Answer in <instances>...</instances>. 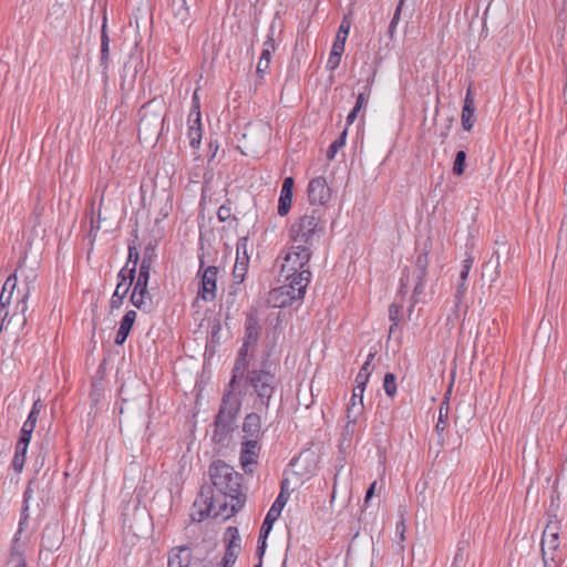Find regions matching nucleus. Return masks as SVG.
I'll use <instances>...</instances> for the list:
<instances>
[{"label": "nucleus", "instance_id": "774afa93", "mask_svg": "<svg viewBox=\"0 0 567 567\" xmlns=\"http://www.w3.org/2000/svg\"><path fill=\"white\" fill-rule=\"evenodd\" d=\"M35 425H37L35 423H32L31 421L25 420L21 429L29 430L30 433H33Z\"/></svg>", "mask_w": 567, "mask_h": 567}, {"label": "nucleus", "instance_id": "a19ab883", "mask_svg": "<svg viewBox=\"0 0 567 567\" xmlns=\"http://www.w3.org/2000/svg\"><path fill=\"white\" fill-rule=\"evenodd\" d=\"M370 375H371V369L362 365L359 373L355 377L357 385L365 388Z\"/></svg>", "mask_w": 567, "mask_h": 567}, {"label": "nucleus", "instance_id": "79ce46f5", "mask_svg": "<svg viewBox=\"0 0 567 567\" xmlns=\"http://www.w3.org/2000/svg\"><path fill=\"white\" fill-rule=\"evenodd\" d=\"M350 21L348 20L347 17L343 18V20L341 21L340 23V27H339V30L337 32V39L340 40V38L342 39L343 42L347 41V38H348V34H349V30H350Z\"/></svg>", "mask_w": 567, "mask_h": 567}, {"label": "nucleus", "instance_id": "052dcab7", "mask_svg": "<svg viewBox=\"0 0 567 567\" xmlns=\"http://www.w3.org/2000/svg\"><path fill=\"white\" fill-rule=\"evenodd\" d=\"M31 436H32V433L29 432V430H23L21 429L20 431V435H19V439H18V442H20L21 444L25 443V444H29L30 441H31Z\"/></svg>", "mask_w": 567, "mask_h": 567}, {"label": "nucleus", "instance_id": "e2e57ef3", "mask_svg": "<svg viewBox=\"0 0 567 567\" xmlns=\"http://www.w3.org/2000/svg\"><path fill=\"white\" fill-rule=\"evenodd\" d=\"M375 485H377V482H373L367 489L365 497H364L365 503H368L374 495Z\"/></svg>", "mask_w": 567, "mask_h": 567}, {"label": "nucleus", "instance_id": "69168bd1", "mask_svg": "<svg viewBox=\"0 0 567 567\" xmlns=\"http://www.w3.org/2000/svg\"><path fill=\"white\" fill-rule=\"evenodd\" d=\"M42 409H43V404H42L41 400H35L32 404L31 411L40 414Z\"/></svg>", "mask_w": 567, "mask_h": 567}, {"label": "nucleus", "instance_id": "f257e3e1", "mask_svg": "<svg viewBox=\"0 0 567 567\" xmlns=\"http://www.w3.org/2000/svg\"><path fill=\"white\" fill-rule=\"evenodd\" d=\"M271 368L267 355L258 368L231 375L224 389L221 402L215 416L214 443L225 445L234 431L235 421L246 395L255 398L254 409L257 411L262 412L269 409L270 400L279 384L276 368L274 370Z\"/></svg>", "mask_w": 567, "mask_h": 567}, {"label": "nucleus", "instance_id": "412c9836", "mask_svg": "<svg viewBox=\"0 0 567 567\" xmlns=\"http://www.w3.org/2000/svg\"><path fill=\"white\" fill-rule=\"evenodd\" d=\"M451 392H452V384L450 385V388H449L447 392L445 393L444 399L441 402L440 408H439V417H437V423L435 425V431L439 435L440 444L443 443V440H444L443 432L445 431V425L449 420V412H450L449 400H450Z\"/></svg>", "mask_w": 567, "mask_h": 567}, {"label": "nucleus", "instance_id": "f3484780", "mask_svg": "<svg viewBox=\"0 0 567 567\" xmlns=\"http://www.w3.org/2000/svg\"><path fill=\"white\" fill-rule=\"evenodd\" d=\"M293 185L295 181L291 176L284 179L278 202L279 216H286L291 208Z\"/></svg>", "mask_w": 567, "mask_h": 567}, {"label": "nucleus", "instance_id": "49530a36", "mask_svg": "<svg viewBox=\"0 0 567 567\" xmlns=\"http://www.w3.org/2000/svg\"><path fill=\"white\" fill-rule=\"evenodd\" d=\"M270 66V62L259 59L256 68V73L259 79H264Z\"/></svg>", "mask_w": 567, "mask_h": 567}, {"label": "nucleus", "instance_id": "6e6552de", "mask_svg": "<svg viewBox=\"0 0 567 567\" xmlns=\"http://www.w3.org/2000/svg\"><path fill=\"white\" fill-rule=\"evenodd\" d=\"M163 109L162 101H158V103L151 101L144 104L140 111L138 130H144L147 133L154 132L159 135L165 122Z\"/></svg>", "mask_w": 567, "mask_h": 567}, {"label": "nucleus", "instance_id": "ddd939ff", "mask_svg": "<svg viewBox=\"0 0 567 567\" xmlns=\"http://www.w3.org/2000/svg\"><path fill=\"white\" fill-rule=\"evenodd\" d=\"M289 498V493L285 488V484L281 485V491L279 495L277 496L276 501L271 505L270 509L268 511L262 526L260 528V537H267L268 533L271 529L272 523L278 518L281 511L284 509L285 505L287 504Z\"/></svg>", "mask_w": 567, "mask_h": 567}, {"label": "nucleus", "instance_id": "8fccbe9b", "mask_svg": "<svg viewBox=\"0 0 567 567\" xmlns=\"http://www.w3.org/2000/svg\"><path fill=\"white\" fill-rule=\"evenodd\" d=\"M344 47H346V42H343L341 38H340V40L336 38L330 53H332L333 55H337V54L342 55L344 52Z\"/></svg>", "mask_w": 567, "mask_h": 567}, {"label": "nucleus", "instance_id": "4be33fe9", "mask_svg": "<svg viewBox=\"0 0 567 567\" xmlns=\"http://www.w3.org/2000/svg\"><path fill=\"white\" fill-rule=\"evenodd\" d=\"M261 328L255 315L250 313L245 322V337L244 342L256 347L260 337Z\"/></svg>", "mask_w": 567, "mask_h": 567}, {"label": "nucleus", "instance_id": "cd10ccee", "mask_svg": "<svg viewBox=\"0 0 567 567\" xmlns=\"http://www.w3.org/2000/svg\"><path fill=\"white\" fill-rule=\"evenodd\" d=\"M28 446L29 444L24 443L23 445V443L21 444L20 442L16 444L12 467L18 474L21 473L24 467Z\"/></svg>", "mask_w": 567, "mask_h": 567}, {"label": "nucleus", "instance_id": "2eb2a0df", "mask_svg": "<svg viewBox=\"0 0 567 567\" xmlns=\"http://www.w3.org/2000/svg\"><path fill=\"white\" fill-rule=\"evenodd\" d=\"M62 536L56 523L44 527L41 536V550L53 553L60 548Z\"/></svg>", "mask_w": 567, "mask_h": 567}, {"label": "nucleus", "instance_id": "603ef678", "mask_svg": "<svg viewBox=\"0 0 567 567\" xmlns=\"http://www.w3.org/2000/svg\"><path fill=\"white\" fill-rule=\"evenodd\" d=\"M341 56L342 55H333L332 53H330L329 59L327 61V68L330 70L337 69L341 62Z\"/></svg>", "mask_w": 567, "mask_h": 567}, {"label": "nucleus", "instance_id": "f8f14e48", "mask_svg": "<svg viewBox=\"0 0 567 567\" xmlns=\"http://www.w3.org/2000/svg\"><path fill=\"white\" fill-rule=\"evenodd\" d=\"M261 446L257 440L241 442L239 462L246 474L254 473V465L258 463Z\"/></svg>", "mask_w": 567, "mask_h": 567}, {"label": "nucleus", "instance_id": "b1692460", "mask_svg": "<svg viewBox=\"0 0 567 567\" xmlns=\"http://www.w3.org/2000/svg\"><path fill=\"white\" fill-rule=\"evenodd\" d=\"M136 311L134 310H128L124 317L122 318L121 320V323H120V328L116 332V337H115V343L118 344V346H122L130 332H131V329L136 320Z\"/></svg>", "mask_w": 567, "mask_h": 567}, {"label": "nucleus", "instance_id": "a18cd8bd", "mask_svg": "<svg viewBox=\"0 0 567 567\" xmlns=\"http://www.w3.org/2000/svg\"><path fill=\"white\" fill-rule=\"evenodd\" d=\"M29 519V504H23L22 503V509H21V515H20V522H19V529L17 532V535L16 537L22 533L23 530V525L27 523V520Z\"/></svg>", "mask_w": 567, "mask_h": 567}, {"label": "nucleus", "instance_id": "dca6fc26", "mask_svg": "<svg viewBox=\"0 0 567 567\" xmlns=\"http://www.w3.org/2000/svg\"><path fill=\"white\" fill-rule=\"evenodd\" d=\"M475 104L474 96L471 90V86L466 91V95L464 99V105L461 114L462 127L464 131L470 132L475 124Z\"/></svg>", "mask_w": 567, "mask_h": 567}, {"label": "nucleus", "instance_id": "aec40b11", "mask_svg": "<svg viewBox=\"0 0 567 567\" xmlns=\"http://www.w3.org/2000/svg\"><path fill=\"white\" fill-rule=\"evenodd\" d=\"M195 117H188L187 137L189 145L194 150H198L202 142V117L200 112H194Z\"/></svg>", "mask_w": 567, "mask_h": 567}, {"label": "nucleus", "instance_id": "5fc2aeb1", "mask_svg": "<svg viewBox=\"0 0 567 567\" xmlns=\"http://www.w3.org/2000/svg\"><path fill=\"white\" fill-rule=\"evenodd\" d=\"M199 109H200V106H199L198 90H195V92L193 94V107L190 110L188 117H195V114H193V113L200 112Z\"/></svg>", "mask_w": 567, "mask_h": 567}, {"label": "nucleus", "instance_id": "09e8293b", "mask_svg": "<svg viewBox=\"0 0 567 567\" xmlns=\"http://www.w3.org/2000/svg\"><path fill=\"white\" fill-rule=\"evenodd\" d=\"M231 216V209L227 205H221L217 210V217L219 221H226Z\"/></svg>", "mask_w": 567, "mask_h": 567}, {"label": "nucleus", "instance_id": "4d7b16f0", "mask_svg": "<svg viewBox=\"0 0 567 567\" xmlns=\"http://www.w3.org/2000/svg\"><path fill=\"white\" fill-rule=\"evenodd\" d=\"M453 121H454L453 117H449L445 127L441 131L440 136L442 138V143H444V141L449 136L450 131H451V128L453 126Z\"/></svg>", "mask_w": 567, "mask_h": 567}, {"label": "nucleus", "instance_id": "7ed1b4c3", "mask_svg": "<svg viewBox=\"0 0 567 567\" xmlns=\"http://www.w3.org/2000/svg\"><path fill=\"white\" fill-rule=\"evenodd\" d=\"M323 208L312 207L299 217L290 228V237L296 245L311 246L316 237L324 231Z\"/></svg>", "mask_w": 567, "mask_h": 567}, {"label": "nucleus", "instance_id": "39448f33", "mask_svg": "<svg viewBox=\"0 0 567 567\" xmlns=\"http://www.w3.org/2000/svg\"><path fill=\"white\" fill-rule=\"evenodd\" d=\"M429 254L427 251H421L416 255L412 266H406L403 270L400 279L401 295H405L410 287L413 286L412 305L421 301V297L424 293V281L427 274L429 267Z\"/></svg>", "mask_w": 567, "mask_h": 567}, {"label": "nucleus", "instance_id": "de8ad7c7", "mask_svg": "<svg viewBox=\"0 0 567 567\" xmlns=\"http://www.w3.org/2000/svg\"><path fill=\"white\" fill-rule=\"evenodd\" d=\"M467 561L466 553L460 551L456 549V553L454 555L453 559V567H464Z\"/></svg>", "mask_w": 567, "mask_h": 567}, {"label": "nucleus", "instance_id": "4c0bfd02", "mask_svg": "<svg viewBox=\"0 0 567 567\" xmlns=\"http://www.w3.org/2000/svg\"><path fill=\"white\" fill-rule=\"evenodd\" d=\"M134 236H135V239H137V230L134 231ZM138 260H140V252L137 250V247H136V240H132L128 243V256H127V266L130 265V262L133 264V266L131 268H135L136 269V266L138 264Z\"/></svg>", "mask_w": 567, "mask_h": 567}, {"label": "nucleus", "instance_id": "2f4dec72", "mask_svg": "<svg viewBox=\"0 0 567 567\" xmlns=\"http://www.w3.org/2000/svg\"><path fill=\"white\" fill-rule=\"evenodd\" d=\"M346 140H347V130H343L342 133L339 135V137L330 144V146L327 151L328 159L331 161L336 157L339 150L346 145Z\"/></svg>", "mask_w": 567, "mask_h": 567}, {"label": "nucleus", "instance_id": "37998d69", "mask_svg": "<svg viewBox=\"0 0 567 567\" xmlns=\"http://www.w3.org/2000/svg\"><path fill=\"white\" fill-rule=\"evenodd\" d=\"M472 266H473V257L468 256L462 262V270L460 272L458 280H461V281L467 280V277H468Z\"/></svg>", "mask_w": 567, "mask_h": 567}, {"label": "nucleus", "instance_id": "c756f323", "mask_svg": "<svg viewBox=\"0 0 567 567\" xmlns=\"http://www.w3.org/2000/svg\"><path fill=\"white\" fill-rule=\"evenodd\" d=\"M130 288V285H123V282H117L115 291L110 301L111 309H118L123 305V300L128 293Z\"/></svg>", "mask_w": 567, "mask_h": 567}, {"label": "nucleus", "instance_id": "bb28decb", "mask_svg": "<svg viewBox=\"0 0 567 567\" xmlns=\"http://www.w3.org/2000/svg\"><path fill=\"white\" fill-rule=\"evenodd\" d=\"M362 414V408L359 406L358 411L354 413V408L352 406L351 409H347V419H348V422L346 424V426L343 427V431H342V436L343 439H349V437H352L354 432H355V427H357V420L358 417Z\"/></svg>", "mask_w": 567, "mask_h": 567}, {"label": "nucleus", "instance_id": "473e14b6", "mask_svg": "<svg viewBox=\"0 0 567 567\" xmlns=\"http://www.w3.org/2000/svg\"><path fill=\"white\" fill-rule=\"evenodd\" d=\"M364 389L365 388L359 386V385H355L353 389L352 396H351L350 403L348 405V409H351L353 406L354 413L358 411L359 406H361L362 410L364 409V406H363Z\"/></svg>", "mask_w": 567, "mask_h": 567}, {"label": "nucleus", "instance_id": "c85d7f7f", "mask_svg": "<svg viewBox=\"0 0 567 567\" xmlns=\"http://www.w3.org/2000/svg\"><path fill=\"white\" fill-rule=\"evenodd\" d=\"M172 10L175 18L182 24L186 23L190 18L189 8L186 6L185 0H172Z\"/></svg>", "mask_w": 567, "mask_h": 567}, {"label": "nucleus", "instance_id": "9d476101", "mask_svg": "<svg viewBox=\"0 0 567 567\" xmlns=\"http://www.w3.org/2000/svg\"><path fill=\"white\" fill-rule=\"evenodd\" d=\"M224 540L226 543V551L223 557V567H233L241 550V538L237 527L229 526L226 528Z\"/></svg>", "mask_w": 567, "mask_h": 567}, {"label": "nucleus", "instance_id": "f704fd0d", "mask_svg": "<svg viewBox=\"0 0 567 567\" xmlns=\"http://www.w3.org/2000/svg\"><path fill=\"white\" fill-rule=\"evenodd\" d=\"M28 297H29V292L24 293L23 297L21 298V300H19V302L17 305V310L9 319V322L13 319H17V320H21L23 324L25 323L27 318L24 317V313L28 309V306H27Z\"/></svg>", "mask_w": 567, "mask_h": 567}, {"label": "nucleus", "instance_id": "a211bd4d", "mask_svg": "<svg viewBox=\"0 0 567 567\" xmlns=\"http://www.w3.org/2000/svg\"><path fill=\"white\" fill-rule=\"evenodd\" d=\"M243 432L247 440H257L259 441L262 435L261 432V417L257 412L248 413L243 423Z\"/></svg>", "mask_w": 567, "mask_h": 567}, {"label": "nucleus", "instance_id": "423d86ee", "mask_svg": "<svg viewBox=\"0 0 567 567\" xmlns=\"http://www.w3.org/2000/svg\"><path fill=\"white\" fill-rule=\"evenodd\" d=\"M312 251L309 246L293 245L287 252L284 264L281 266L280 275L286 280L299 281V275L303 278L306 274L307 286L310 282L311 271L309 269V261Z\"/></svg>", "mask_w": 567, "mask_h": 567}, {"label": "nucleus", "instance_id": "1a4fd4ad", "mask_svg": "<svg viewBox=\"0 0 567 567\" xmlns=\"http://www.w3.org/2000/svg\"><path fill=\"white\" fill-rule=\"evenodd\" d=\"M199 261L198 276L200 277V287L198 295L204 301H213L216 298L219 269L216 266L204 267L203 258Z\"/></svg>", "mask_w": 567, "mask_h": 567}, {"label": "nucleus", "instance_id": "864d4df0", "mask_svg": "<svg viewBox=\"0 0 567 567\" xmlns=\"http://www.w3.org/2000/svg\"><path fill=\"white\" fill-rule=\"evenodd\" d=\"M262 49H268V51L270 52H275L276 50V43H275V39H274V31H271L268 35H267V39L265 40L264 44H262Z\"/></svg>", "mask_w": 567, "mask_h": 567}, {"label": "nucleus", "instance_id": "0eeeda50", "mask_svg": "<svg viewBox=\"0 0 567 567\" xmlns=\"http://www.w3.org/2000/svg\"><path fill=\"white\" fill-rule=\"evenodd\" d=\"M306 274L305 276H307ZM307 278L299 276V281L286 280L284 285L268 292L267 302L274 308H286L301 301L307 290Z\"/></svg>", "mask_w": 567, "mask_h": 567}, {"label": "nucleus", "instance_id": "bf43d9fd", "mask_svg": "<svg viewBox=\"0 0 567 567\" xmlns=\"http://www.w3.org/2000/svg\"><path fill=\"white\" fill-rule=\"evenodd\" d=\"M470 547V535L465 537V535H462V539L457 544V550L466 553V550Z\"/></svg>", "mask_w": 567, "mask_h": 567}, {"label": "nucleus", "instance_id": "58836bf2", "mask_svg": "<svg viewBox=\"0 0 567 567\" xmlns=\"http://www.w3.org/2000/svg\"><path fill=\"white\" fill-rule=\"evenodd\" d=\"M383 389L390 398L396 394V377L393 373L389 372L384 375Z\"/></svg>", "mask_w": 567, "mask_h": 567}, {"label": "nucleus", "instance_id": "a878e982", "mask_svg": "<svg viewBox=\"0 0 567 567\" xmlns=\"http://www.w3.org/2000/svg\"><path fill=\"white\" fill-rule=\"evenodd\" d=\"M110 60V38L107 34L106 18L104 17L102 29H101V56L100 64L103 70V74L106 75L109 70Z\"/></svg>", "mask_w": 567, "mask_h": 567}, {"label": "nucleus", "instance_id": "13d9d810", "mask_svg": "<svg viewBox=\"0 0 567 567\" xmlns=\"http://www.w3.org/2000/svg\"><path fill=\"white\" fill-rule=\"evenodd\" d=\"M400 12H401V4L396 8L395 12H394V16L392 18V21L389 25V32L392 34L395 30V27L398 24V21L400 19Z\"/></svg>", "mask_w": 567, "mask_h": 567}, {"label": "nucleus", "instance_id": "5701e85b", "mask_svg": "<svg viewBox=\"0 0 567 567\" xmlns=\"http://www.w3.org/2000/svg\"><path fill=\"white\" fill-rule=\"evenodd\" d=\"M559 535L557 525L549 522L543 532L540 549H549L550 551H558Z\"/></svg>", "mask_w": 567, "mask_h": 567}, {"label": "nucleus", "instance_id": "393cba45", "mask_svg": "<svg viewBox=\"0 0 567 567\" xmlns=\"http://www.w3.org/2000/svg\"><path fill=\"white\" fill-rule=\"evenodd\" d=\"M256 347L247 344L243 342L241 348L238 351L237 358L235 360L234 368L231 370V375H238L240 372H245L249 369V352L252 351Z\"/></svg>", "mask_w": 567, "mask_h": 567}, {"label": "nucleus", "instance_id": "9b49d317", "mask_svg": "<svg viewBox=\"0 0 567 567\" xmlns=\"http://www.w3.org/2000/svg\"><path fill=\"white\" fill-rule=\"evenodd\" d=\"M308 198L311 205L322 208L331 198V189L323 176L312 178L307 188Z\"/></svg>", "mask_w": 567, "mask_h": 567}, {"label": "nucleus", "instance_id": "e433bc0d", "mask_svg": "<svg viewBox=\"0 0 567 567\" xmlns=\"http://www.w3.org/2000/svg\"><path fill=\"white\" fill-rule=\"evenodd\" d=\"M466 166V153L464 151H458L455 154V159L453 163V173L457 176L464 174Z\"/></svg>", "mask_w": 567, "mask_h": 567}, {"label": "nucleus", "instance_id": "6ab92c4d", "mask_svg": "<svg viewBox=\"0 0 567 567\" xmlns=\"http://www.w3.org/2000/svg\"><path fill=\"white\" fill-rule=\"evenodd\" d=\"M192 561V549L188 546L173 548L168 555V567H189Z\"/></svg>", "mask_w": 567, "mask_h": 567}, {"label": "nucleus", "instance_id": "c03bdc74", "mask_svg": "<svg viewBox=\"0 0 567 567\" xmlns=\"http://www.w3.org/2000/svg\"><path fill=\"white\" fill-rule=\"evenodd\" d=\"M401 305L392 303L389 307V319L393 322V326H399V316L401 312Z\"/></svg>", "mask_w": 567, "mask_h": 567}, {"label": "nucleus", "instance_id": "4468645a", "mask_svg": "<svg viewBox=\"0 0 567 567\" xmlns=\"http://www.w3.org/2000/svg\"><path fill=\"white\" fill-rule=\"evenodd\" d=\"M248 261H236L233 270V285L230 286V291L226 298L227 312L226 319L230 317V309L235 305L236 293L239 289L240 285L244 282L247 270H248Z\"/></svg>", "mask_w": 567, "mask_h": 567}, {"label": "nucleus", "instance_id": "680f3d73", "mask_svg": "<svg viewBox=\"0 0 567 567\" xmlns=\"http://www.w3.org/2000/svg\"><path fill=\"white\" fill-rule=\"evenodd\" d=\"M31 483L32 482L30 481L24 493H23V504H29V501L32 498Z\"/></svg>", "mask_w": 567, "mask_h": 567}, {"label": "nucleus", "instance_id": "338daca9", "mask_svg": "<svg viewBox=\"0 0 567 567\" xmlns=\"http://www.w3.org/2000/svg\"><path fill=\"white\" fill-rule=\"evenodd\" d=\"M274 52L268 51V49H262L260 58L261 60H265L267 62H271V55Z\"/></svg>", "mask_w": 567, "mask_h": 567}, {"label": "nucleus", "instance_id": "0e129e2a", "mask_svg": "<svg viewBox=\"0 0 567 567\" xmlns=\"http://www.w3.org/2000/svg\"><path fill=\"white\" fill-rule=\"evenodd\" d=\"M359 112L360 111L354 109V107L350 111V113L347 116L348 125H350V124H352L354 122V120L357 118Z\"/></svg>", "mask_w": 567, "mask_h": 567}, {"label": "nucleus", "instance_id": "6e6d98bb", "mask_svg": "<svg viewBox=\"0 0 567 567\" xmlns=\"http://www.w3.org/2000/svg\"><path fill=\"white\" fill-rule=\"evenodd\" d=\"M266 538L267 537H260L259 536V539H258V546H257L256 554L259 557V561H261V558H262V556L265 554V550H266Z\"/></svg>", "mask_w": 567, "mask_h": 567}, {"label": "nucleus", "instance_id": "20e7f679", "mask_svg": "<svg viewBox=\"0 0 567 567\" xmlns=\"http://www.w3.org/2000/svg\"><path fill=\"white\" fill-rule=\"evenodd\" d=\"M156 258V246L152 243L147 244L143 251V258L140 266L137 278L134 282L131 302L140 310L150 311L152 307V297L147 286L152 265Z\"/></svg>", "mask_w": 567, "mask_h": 567}, {"label": "nucleus", "instance_id": "72a5a7b5", "mask_svg": "<svg viewBox=\"0 0 567 567\" xmlns=\"http://www.w3.org/2000/svg\"><path fill=\"white\" fill-rule=\"evenodd\" d=\"M135 276H136V270L135 268H130L127 266V264L120 270V272L117 274V279H118V282H123V285H130V287L132 286V284L134 282L135 280Z\"/></svg>", "mask_w": 567, "mask_h": 567}, {"label": "nucleus", "instance_id": "c9c22d12", "mask_svg": "<svg viewBox=\"0 0 567 567\" xmlns=\"http://www.w3.org/2000/svg\"><path fill=\"white\" fill-rule=\"evenodd\" d=\"M247 249H248V238L240 237L236 245V261L247 260L249 262V256H248Z\"/></svg>", "mask_w": 567, "mask_h": 567}, {"label": "nucleus", "instance_id": "3c124183", "mask_svg": "<svg viewBox=\"0 0 567 567\" xmlns=\"http://www.w3.org/2000/svg\"><path fill=\"white\" fill-rule=\"evenodd\" d=\"M369 96H370L369 92L367 94L360 93L357 97V101H355V104L353 107L361 111L367 105Z\"/></svg>", "mask_w": 567, "mask_h": 567}, {"label": "nucleus", "instance_id": "ea45409f", "mask_svg": "<svg viewBox=\"0 0 567 567\" xmlns=\"http://www.w3.org/2000/svg\"><path fill=\"white\" fill-rule=\"evenodd\" d=\"M467 290L466 281L458 280L456 291L454 293V307L458 310Z\"/></svg>", "mask_w": 567, "mask_h": 567}, {"label": "nucleus", "instance_id": "f03ea898", "mask_svg": "<svg viewBox=\"0 0 567 567\" xmlns=\"http://www.w3.org/2000/svg\"><path fill=\"white\" fill-rule=\"evenodd\" d=\"M209 477L217 494L210 486H202L194 502L196 512L192 514L197 522L206 519L216 508L215 516L229 517L239 512L246 502V495L241 492L243 475L233 466L221 460L214 461L209 466Z\"/></svg>", "mask_w": 567, "mask_h": 567}, {"label": "nucleus", "instance_id": "7c9ffc66", "mask_svg": "<svg viewBox=\"0 0 567 567\" xmlns=\"http://www.w3.org/2000/svg\"><path fill=\"white\" fill-rule=\"evenodd\" d=\"M544 567H558L563 561L561 555L558 551H550L549 549H542Z\"/></svg>", "mask_w": 567, "mask_h": 567}]
</instances>
